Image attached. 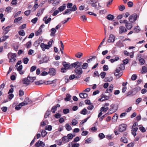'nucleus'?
<instances>
[{
  "instance_id": "nucleus-1",
  "label": "nucleus",
  "mask_w": 147,
  "mask_h": 147,
  "mask_svg": "<svg viewBox=\"0 0 147 147\" xmlns=\"http://www.w3.org/2000/svg\"><path fill=\"white\" fill-rule=\"evenodd\" d=\"M7 56L9 60V63L13 62L15 61L16 56V54L10 53L8 54Z\"/></svg>"
},
{
  "instance_id": "nucleus-2",
  "label": "nucleus",
  "mask_w": 147,
  "mask_h": 147,
  "mask_svg": "<svg viewBox=\"0 0 147 147\" xmlns=\"http://www.w3.org/2000/svg\"><path fill=\"white\" fill-rule=\"evenodd\" d=\"M82 63V62H79L76 61L73 63L71 64L70 65V67L71 68V69L73 67H74L75 69H77L80 67Z\"/></svg>"
},
{
  "instance_id": "nucleus-3",
  "label": "nucleus",
  "mask_w": 147,
  "mask_h": 147,
  "mask_svg": "<svg viewBox=\"0 0 147 147\" xmlns=\"http://www.w3.org/2000/svg\"><path fill=\"white\" fill-rule=\"evenodd\" d=\"M97 2L96 1L93 0H87V2L88 3H91V5L92 7H94L96 9L98 10L99 9L98 7H97V5L96 4Z\"/></svg>"
},
{
  "instance_id": "nucleus-4",
  "label": "nucleus",
  "mask_w": 147,
  "mask_h": 147,
  "mask_svg": "<svg viewBox=\"0 0 147 147\" xmlns=\"http://www.w3.org/2000/svg\"><path fill=\"white\" fill-rule=\"evenodd\" d=\"M137 18V15L136 14H134L129 17V20L130 22L133 23L136 20Z\"/></svg>"
},
{
  "instance_id": "nucleus-5",
  "label": "nucleus",
  "mask_w": 147,
  "mask_h": 147,
  "mask_svg": "<svg viewBox=\"0 0 147 147\" xmlns=\"http://www.w3.org/2000/svg\"><path fill=\"white\" fill-rule=\"evenodd\" d=\"M32 81H32L30 80V77L28 76L27 78H24L22 80V82L24 84L28 85L29 84L30 81Z\"/></svg>"
},
{
  "instance_id": "nucleus-6",
  "label": "nucleus",
  "mask_w": 147,
  "mask_h": 147,
  "mask_svg": "<svg viewBox=\"0 0 147 147\" xmlns=\"http://www.w3.org/2000/svg\"><path fill=\"white\" fill-rule=\"evenodd\" d=\"M126 125L125 124H122L119 126V131L121 132H123L126 129Z\"/></svg>"
},
{
  "instance_id": "nucleus-7",
  "label": "nucleus",
  "mask_w": 147,
  "mask_h": 147,
  "mask_svg": "<svg viewBox=\"0 0 147 147\" xmlns=\"http://www.w3.org/2000/svg\"><path fill=\"white\" fill-rule=\"evenodd\" d=\"M127 31V30L124 26H121L119 28V32L120 34H122L123 32H126Z\"/></svg>"
},
{
  "instance_id": "nucleus-8",
  "label": "nucleus",
  "mask_w": 147,
  "mask_h": 147,
  "mask_svg": "<svg viewBox=\"0 0 147 147\" xmlns=\"http://www.w3.org/2000/svg\"><path fill=\"white\" fill-rule=\"evenodd\" d=\"M30 101V100L28 98H26L23 102L20 103V105H21L22 106L26 105L28 104Z\"/></svg>"
},
{
  "instance_id": "nucleus-9",
  "label": "nucleus",
  "mask_w": 147,
  "mask_h": 147,
  "mask_svg": "<svg viewBox=\"0 0 147 147\" xmlns=\"http://www.w3.org/2000/svg\"><path fill=\"white\" fill-rule=\"evenodd\" d=\"M115 40V37L112 34H111L109 35V39L108 40V42H113Z\"/></svg>"
},
{
  "instance_id": "nucleus-10",
  "label": "nucleus",
  "mask_w": 147,
  "mask_h": 147,
  "mask_svg": "<svg viewBox=\"0 0 147 147\" xmlns=\"http://www.w3.org/2000/svg\"><path fill=\"white\" fill-rule=\"evenodd\" d=\"M40 46L42 50L44 51H45V49H48L49 48V46H48L47 45L43 43L41 44Z\"/></svg>"
},
{
  "instance_id": "nucleus-11",
  "label": "nucleus",
  "mask_w": 147,
  "mask_h": 147,
  "mask_svg": "<svg viewBox=\"0 0 147 147\" xmlns=\"http://www.w3.org/2000/svg\"><path fill=\"white\" fill-rule=\"evenodd\" d=\"M45 145V144L42 141L40 140H39L36 142L35 144V146L36 147H39L41 146H44Z\"/></svg>"
},
{
  "instance_id": "nucleus-12",
  "label": "nucleus",
  "mask_w": 147,
  "mask_h": 147,
  "mask_svg": "<svg viewBox=\"0 0 147 147\" xmlns=\"http://www.w3.org/2000/svg\"><path fill=\"white\" fill-rule=\"evenodd\" d=\"M75 72L76 74L78 75H81L82 74L83 71L82 68L79 67L77 69H75Z\"/></svg>"
},
{
  "instance_id": "nucleus-13",
  "label": "nucleus",
  "mask_w": 147,
  "mask_h": 147,
  "mask_svg": "<svg viewBox=\"0 0 147 147\" xmlns=\"http://www.w3.org/2000/svg\"><path fill=\"white\" fill-rule=\"evenodd\" d=\"M50 17H51V16ZM51 19L50 17L48 18L47 16H46L43 19V20L45 21V22L46 24H48L51 21Z\"/></svg>"
},
{
  "instance_id": "nucleus-14",
  "label": "nucleus",
  "mask_w": 147,
  "mask_h": 147,
  "mask_svg": "<svg viewBox=\"0 0 147 147\" xmlns=\"http://www.w3.org/2000/svg\"><path fill=\"white\" fill-rule=\"evenodd\" d=\"M79 96L81 98H86L88 97V95L86 93H80Z\"/></svg>"
},
{
  "instance_id": "nucleus-15",
  "label": "nucleus",
  "mask_w": 147,
  "mask_h": 147,
  "mask_svg": "<svg viewBox=\"0 0 147 147\" xmlns=\"http://www.w3.org/2000/svg\"><path fill=\"white\" fill-rule=\"evenodd\" d=\"M63 65L65 68L66 69H71V68L70 67V65H69L68 63L66 62H63Z\"/></svg>"
},
{
  "instance_id": "nucleus-16",
  "label": "nucleus",
  "mask_w": 147,
  "mask_h": 147,
  "mask_svg": "<svg viewBox=\"0 0 147 147\" xmlns=\"http://www.w3.org/2000/svg\"><path fill=\"white\" fill-rule=\"evenodd\" d=\"M55 72V70L53 68H50L49 71V74L50 75H54Z\"/></svg>"
},
{
  "instance_id": "nucleus-17",
  "label": "nucleus",
  "mask_w": 147,
  "mask_h": 147,
  "mask_svg": "<svg viewBox=\"0 0 147 147\" xmlns=\"http://www.w3.org/2000/svg\"><path fill=\"white\" fill-rule=\"evenodd\" d=\"M125 26L128 30L131 29L132 27V25L131 24L129 23L128 22L125 24Z\"/></svg>"
},
{
  "instance_id": "nucleus-18",
  "label": "nucleus",
  "mask_w": 147,
  "mask_h": 147,
  "mask_svg": "<svg viewBox=\"0 0 147 147\" xmlns=\"http://www.w3.org/2000/svg\"><path fill=\"white\" fill-rule=\"evenodd\" d=\"M62 141L64 143H67L69 141V139L67 136H65L63 137L62 139Z\"/></svg>"
},
{
  "instance_id": "nucleus-19",
  "label": "nucleus",
  "mask_w": 147,
  "mask_h": 147,
  "mask_svg": "<svg viewBox=\"0 0 147 147\" xmlns=\"http://www.w3.org/2000/svg\"><path fill=\"white\" fill-rule=\"evenodd\" d=\"M65 127L66 129L68 131H70L72 129L71 127L68 123L66 124L65 125Z\"/></svg>"
},
{
  "instance_id": "nucleus-20",
  "label": "nucleus",
  "mask_w": 147,
  "mask_h": 147,
  "mask_svg": "<svg viewBox=\"0 0 147 147\" xmlns=\"http://www.w3.org/2000/svg\"><path fill=\"white\" fill-rule=\"evenodd\" d=\"M147 72V68L145 66H143L142 68L141 73L142 74H144Z\"/></svg>"
},
{
  "instance_id": "nucleus-21",
  "label": "nucleus",
  "mask_w": 147,
  "mask_h": 147,
  "mask_svg": "<svg viewBox=\"0 0 147 147\" xmlns=\"http://www.w3.org/2000/svg\"><path fill=\"white\" fill-rule=\"evenodd\" d=\"M121 70L120 68L118 67H117L115 69V72H114V74L116 76H118L119 75V72L120 70Z\"/></svg>"
},
{
  "instance_id": "nucleus-22",
  "label": "nucleus",
  "mask_w": 147,
  "mask_h": 147,
  "mask_svg": "<svg viewBox=\"0 0 147 147\" xmlns=\"http://www.w3.org/2000/svg\"><path fill=\"white\" fill-rule=\"evenodd\" d=\"M71 96L69 94H67L66 95V97L65 98V101H69L71 100Z\"/></svg>"
},
{
  "instance_id": "nucleus-23",
  "label": "nucleus",
  "mask_w": 147,
  "mask_h": 147,
  "mask_svg": "<svg viewBox=\"0 0 147 147\" xmlns=\"http://www.w3.org/2000/svg\"><path fill=\"white\" fill-rule=\"evenodd\" d=\"M38 4L37 2H35V4L34 6L33 7L32 9V11H34L36 9L38 8Z\"/></svg>"
},
{
  "instance_id": "nucleus-24",
  "label": "nucleus",
  "mask_w": 147,
  "mask_h": 147,
  "mask_svg": "<svg viewBox=\"0 0 147 147\" xmlns=\"http://www.w3.org/2000/svg\"><path fill=\"white\" fill-rule=\"evenodd\" d=\"M114 16L111 14L109 15L107 17V18L110 20H113L114 19Z\"/></svg>"
},
{
  "instance_id": "nucleus-25",
  "label": "nucleus",
  "mask_w": 147,
  "mask_h": 147,
  "mask_svg": "<svg viewBox=\"0 0 147 147\" xmlns=\"http://www.w3.org/2000/svg\"><path fill=\"white\" fill-rule=\"evenodd\" d=\"M102 96V98H103L102 101H104L105 100H107L109 98V96H107L106 95H101Z\"/></svg>"
},
{
  "instance_id": "nucleus-26",
  "label": "nucleus",
  "mask_w": 147,
  "mask_h": 147,
  "mask_svg": "<svg viewBox=\"0 0 147 147\" xmlns=\"http://www.w3.org/2000/svg\"><path fill=\"white\" fill-rule=\"evenodd\" d=\"M88 65L87 63H84L82 66V68L83 69H86L88 67Z\"/></svg>"
},
{
  "instance_id": "nucleus-27",
  "label": "nucleus",
  "mask_w": 147,
  "mask_h": 147,
  "mask_svg": "<svg viewBox=\"0 0 147 147\" xmlns=\"http://www.w3.org/2000/svg\"><path fill=\"white\" fill-rule=\"evenodd\" d=\"M119 59V57H116L115 58L113 59H111L110 60V61L112 63L118 61Z\"/></svg>"
},
{
  "instance_id": "nucleus-28",
  "label": "nucleus",
  "mask_w": 147,
  "mask_h": 147,
  "mask_svg": "<svg viewBox=\"0 0 147 147\" xmlns=\"http://www.w3.org/2000/svg\"><path fill=\"white\" fill-rule=\"evenodd\" d=\"M83 55V54L80 52H78L76 54L75 56L78 58H80Z\"/></svg>"
},
{
  "instance_id": "nucleus-29",
  "label": "nucleus",
  "mask_w": 147,
  "mask_h": 147,
  "mask_svg": "<svg viewBox=\"0 0 147 147\" xmlns=\"http://www.w3.org/2000/svg\"><path fill=\"white\" fill-rule=\"evenodd\" d=\"M56 30H55V28H52L51 29V34L50 35L51 36H53L54 35V34L56 32Z\"/></svg>"
},
{
  "instance_id": "nucleus-30",
  "label": "nucleus",
  "mask_w": 147,
  "mask_h": 147,
  "mask_svg": "<svg viewBox=\"0 0 147 147\" xmlns=\"http://www.w3.org/2000/svg\"><path fill=\"white\" fill-rule=\"evenodd\" d=\"M109 109V108L107 107H102L100 109V111L106 112Z\"/></svg>"
},
{
  "instance_id": "nucleus-31",
  "label": "nucleus",
  "mask_w": 147,
  "mask_h": 147,
  "mask_svg": "<svg viewBox=\"0 0 147 147\" xmlns=\"http://www.w3.org/2000/svg\"><path fill=\"white\" fill-rule=\"evenodd\" d=\"M121 141L125 143H127V139L125 137H122L121 139Z\"/></svg>"
},
{
  "instance_id": "nucleus-32",
  "label": "nucleus",
  "mask_w": 147,
  "mask_h": 147,
  "mask_svg": "<svg viewBox=\"0 0 147 147\" xmlns=\"http://www.w3.org/2000/svg\"><path fill=\"white\" fill-rule=\"evenodd\" d=\"M118 117V115L117 114H115V115L113 117L112 120L113 122H115L117 121V119Z\"/></svg>"
},
{
  "instance_id": "nucleus-33",
  "label": "nucleus",
  "mask_w": 147,
  "mask_h": 147,
  "mask_svg": "<svg viewBox=\"0 0 147 147\" xmlns=\"http://www.w3.org/2000/svg\"><path fill=\"white\" fill-rule=\"evenodd\" d=\"M42 29L39 28V30L35 33V34L36 36H38L41 33Z\"/></svg>"
},
{
  "instance_id": "nucleus-34",
  "label": "nucleus",
  "mask_w": 147,
  "mask_h": 147,
  "mask_svg": "<svg viewBox=\"0 0 147 147\" xmlns=\"http://www.w3.org/2000/svg\"><path fill=\"white\" fill-rule=\"evenodd\" d=\"M52 129V126L51 125H49L46 126L45 128V129L46 130H48L49 131H51Z\"/></svg>"
},
{
  "instance_id": "nucleus-35",
  "label": "nucleus",
  "mask_w": 147,
  "mask_h": 147,
  "mask_svg": "<svg viewBox=\"0 0 147 147\" xmlns=\"http://www.w3.org/2000/svg\"><path fill=\"white\" fill-rule=\"evenodd\" d=\"M71 9H67L63 13L64 15L67 14H70L71 13Z\"/></svg>"
},
{
  "instance_id": "nucleus-36",
  "label": "nucleus",
  "mask_w": 147,
  "mask_h": 147,
  "mask_svg": "<svg viewBox=\"0 0 147 147\" xmlns=\"http://www.w3.org/2000/svg\"><path fill=\"white\" fill-rule=\"evenodd\" d=\"M94 106L92 103L89 105L87 107V109L89 110H92L94 108Z\"/></svg>"
},
{
  "instance_id": "nucleus-37",
  "label": "nucleus",
  "mask_w": 147,
  "mask_h": 147,
  "mask_svg": "<svg viewBox=\"0 0 147 147\" xmlns=\"http://www.w3.org/2000/svg\"><path fill=\"white\" fill-rule=\"evenodd\" d=\"M22 19V18L21 17L16 18L14 21V23H18L19 21L20 20Z\"/></svg>"
},
{
  "instance_id": "nucleus-38",
  "label": "nucleus",
  "mask_w": 147,
  "mask_h": 147,
  "mask_svg": "<svg viewBox=\"0 0 147 147\" xmlns=\"http://www.w3.org/2000/svg\"><path fill=\"white\" fill-rule=\"evenodd\" d=\"M78 123V121L75 119H74L72 120L71 122L72 125L75 126Z\"/></svg>"
},
{
  "instance_id": "nucleus-39",
  "label": "nucleus",
  "mask_w": 147,
  "mask_h": 147,
  "mask_svg": "<svg viewBox=\"0 0 147 147\" xmlns=\"http://www.w3.org/2000/svg\"><path fill=\"white\" fill-rule=\"evenodd\" d=\"M65 6L63 5L60 7L58 9L60 11H61L64 10L65 9Z\"/></svg>"
},
{
  "instance_id": "nucleus-40",
  "label": "nucleus",
  "mask_w": 147,
  "mask_h": 147,
  "mask_svg": "<svg viewBox=\"0 0 147 147\" xmlns=\"http://www.w3.org/2000/svg\"><path fill=\"white\" fill-rule=\"evenodd\" d=\"M75 142H72V144L71 147H78L80 146V144L79 143H74Z\"/></svg>"
},
{
  "instance_id": "nucleus-41",
  "label": "nucleus",
  "mask_w": 147,
  "mask_h": 147,
  "mask_svg": "<svg viewBox=\"0 0 147 147\" xmlns=\"http://www.w3.org/2000/svg\"><path fill=\"white\" fill-rule=\"evenodd\" d=\"M125 9V7L124 5H121L119 6V9L120 11H123Z\"/></svg>"
},
{
  "instance_id": "nucleus-42",
  "label": "nucleus",
  "mask_w": 147,
  "mask_h": 147,
  "mask_svg": "<svg viewBox=\"0 0 147 147\" xmlns=\"http://www.w3.org/2000/svg\"><path fill=\"white\" fill-rule=\"evenodd\" d=\"M19 34L22 36H23L25 35V32L23 30H21L19 31Z\"/></svg>"
},
{
  "instance_id": "nucleus-43",
  "label": "nucleus",
  "mask_w": 147,
  "mask_h": 147,
  "mask_svg": "<svg viewBox=\"0 0 147 147\" xmlns=\"http://www.w3.org/2000/svg\"><path fill=\"white\" fill-rule=\"evenodd\" d=\"M92 139L91 138H90L87 139L85 141V142L86 144L90 143L91 142Z\"/></svg>"
},
{
  "instance_id": "nucleus-44",
  "label": "nucleus",
  "mask_w": 147,
  "mask_h": 147,
  "mask_svg": "<svg viewBox=\"0 0 147 147\" xmlns=\"http://www.w3.org/2000/svg\"><path fill=\"white\" fill-rule=\"evenodd\" d=\"M57 109V107L56 106H54L51 109V111L53 113H55V111Z\"/></svg>"
},
{
  "instance_id": "nucleus-45",
  "label": "nucleus",
  "mask_w": 147,
  "mask_h": 147,
  "mask_svg": "<svg viewBox=\"0 0 147 147\" xmlns=\"http://www.w3.org/2000/svg\"><path fill=\"white\" fill-rule=\"evenodd\" d=\"M29 60V59L27 58H24L23 59V62L25 64H27Z\"/></svg>"
},
{
  "instance_id": "nucleus-46",
  "label": "nucleus",
  "mask_w": 147,
  "mask_h": 147,
  "mask_svg": "<svg viewBox=\"0 0 147 147\" xmlns=\"http://www.w3.org/2000/svg\"><path fill=\"white\" fill-rule=\"evenodd\" d=\"M113 88V84H111L109 87L108 89H109V92H110L111 93L112 92V90Z\"/></svg>"
},
{
  "instance_id": "nucleus-47",
  "label": "nucleus",
  "mask_w": 147,
  "mask_h": 147,
  "mask_svg": "<svg viewBox=\"0 0 147 147\" xmlns=\"http://www.w3.org/2000/svg\"><path fill=\"white\" fill-rule=\"evenodd\" d=\"M35 83L36 85H39L42 84L43 82L42 80H40L35 82Z\"/></svg>"
},
{
  "instance_id": "nucleus-48",
  "label": "nucleus",
  "mask_w": 147,
  "mask_h": 147,
  "mask_svg": "<svg viewBox=\"0 0 147 147\" xmlns=\"http://www.w3.org/2000/svg\"><path fill=\"white\" fill-rule=\"evenodd\" d=\"M137 76L136 74H134L132 76L131 79L132 80H134L137 79Z\"/></svg>"
},
{
  "instance_id": "nucleus-49",
  "label": "nucleus",
  "mask_w": 147,
  "mask_h": 147,
  "mask_svg": "<svg viewBox=\"0 0 147 147\" xmlns=\"http://www.w3.org/2000/svg\"><path fill=\"white\" fill-rule=\"evenodd\" d=\"M139 62L140 63L141 65H143L145 63V61L143 58L140 59L139 60Z\"/></svg>"
},
{
  "instance_id": "nucleus-50",
  "label": "nucleus",
  "mask_w": 147,
  "mask_h": 147,
  "mask_svg": "<svg viewBox=\"0 0 147 147\" xmlns=\"http://www.w3.org/2000/svg\"><path fill=\"white\" fill-rule=\"evenodd\" d=\"M106 73L105 72H102L100 74V76L102 79L104 78L106 75Z\"/></svg>"
},
{
  "instance_id": "nucleus-51",
  "label": "nucleus",
  "mask_w": 147,
  "mask_h": 147,
  "mask_svg": "<svg viewBox=\"0 0 147 147\" xmlns=\"http://www.w3.org/2000/svg\"><path fill=\"white\" fill-rule=\"evenodd\" d=\"M47 132L45 130H44L41 132V135L43 137H44L47 134Z\"/></svg>"
},
{
  "instance_id": "nucleus-52",
  "label": "nucleus",
  "mask_w": 147,
  "mask_h": 147,
  "mask_svg": "<svg viewBox=\"0 0 147 147\" xmlns=\"http://www.w3.org/2000/svg\"><path fill=\"white\" fill-rule=\"evenodd\" d=\"M116 111L115 110H113V109H110L109 111H108V113L109 114H111Z\"/></svg>"
},
{
  "instance_id": "nucleus-53",
  "label": "nucleus",
  "mask_w": 147,
  "mask_h": 147,
  "mask_svg": "<svg viewBox=\"0 0 147 147\" xmlns=\"http://www.w3.org/2000/svg\"><path fill=\"white\" fill-rule=\"evenodd\" d=\"M22 106L21 105H20V103L19 105H17L15 109L17 110H19L21 108Z\"/></svg>"
},
{
  "instance_id": "nucleus-54",
  "label": "nucleus",
  "mask_w": 147,
  "mask_h": 147,
  "mask_svg": "<svg viewBox=\"0 0 147 147\" xmlns=\"http://www.w3.org/2000/svg\"><path fill=\"white\" fill-rule=\"evenodd\" d=\"M31 45V42L30 41H29L27 42L26 44V45L27 48H28L30 47Z\"/></svg>"
},
{
  "instance_id": "nucleus-55",
  "label": "nucleus",
  "mask_w": 147,
  "mask_h": 147,
  "mask_svg": "<svg viewBox=\"0 0 147 147\" xmlns=\"http://www.w3.org/2000/svg\"><path fill=\"white\" fill-rule=\"evenodd\" d=\"M9 37V36H4L2 38H1L2 39L3 41H4L6 40Z\"/></svg>"
},
{
  "instance_id": "nucleus-56",
  "label": "nucleus",
  "mask_w": 147,
  "mask_h": 147,
  "mask_svg": "<svg viewBox=\"0 0 147 147\" xmlns=\"http://www.w3.org/2000/svg\"><path fill=\"white\" fill-rule=\"evenodd\" d=\"M134 145V142H132L127 145V147H133Z\"/></svg>"
},
{
  "instance_id": "nucleus-57",
  "label": "nucleus",
  "mask_w": 147,
  "mask_h": 147,
  "mask_svg": "<svg viewBox=\"0 0 147 147\" xmlns=\"http://www.w3.org/2000/svg\"><path fill=\"white\" fill-rule=\"evenodd\" d=\"M1 109L3 111L5 112L7 110V107H3L1 108Z\"/></svg>"
},
{
  "instance_id": "nucleus-58",
  "label": "nucleus",
  "mask_w": 147,
  "mask_h": 147,
  "mask_svg": "<svg viewBox=\"0 0 147 147\" xmlns=\"http://www.w3.org/2000/svg\"><path fill=\"white\" fill-rule=\"evenodd\" d=\"M69 110L67 109H64L63 110V112L65 114H67V113H69Z\"/></svg>"
},
{
  "instance_id": "nucleus-59",
  "label": "nucleus",
  "mask_w": 147,
  "mask_h": 147,
  "mask_svg": "<svg viewBox=\"0 0 147 147\" xmlns=\"http://www.w3.org/2000/svg\"><path fill=\"white\" fill-rule=\"evenodd\" d=\"M67 137L69 138V140H71L73 138L74 136L72 134H70L67 135Z\"/></svg>"
},
{
  "instance_id": "nucleus-60",
  "label": "nucleus",
  "mask_w": 147,
  "mask_h": 147,
  "mask_svg": "<svg viewBox=\"0 0 147 147\" xmlns=\"http://www.w3.org/2000/svg\"><path fill=\"white\" fill-rule=\"evenodd\" d=\"M50 114V112L48 111H47L46 112V113L45 114V118H46L47 117L49 116V115Z\"/></svg>"
},
{
  "instance_id": "nucleus-61",
  "label": "nucleus",
  "mask_w": 147,
  "mask_h": 147,
  "mask_svg": "<svg viewBox=\"0 0 147 147\" xmlns=\"http://www.w3.org/2000/svg\"><path fill=\"white\" fill-rule=\"evenodd\" d=\"M24 94V91L22 90H20L19 91V95L20 96H23Z\"/></svg>"
},
{
  "instance_id": "nucleus-62",
  "label": "nucleus",
  "mask_w": 147,
  "mask_h": 147,
  "mask_svg": "<svg viewBox=\"0 0 147 147\" xmlns=\"http://www.w3.org/2000/svg\"><path fill=\"white\" fill-rule=\"evenodd\" d=\"M86 112L87 110L86 109L84 108L81 112V113L83 115H85L86 114Z\"/></svg>"
},
{
  "instance_id": "nucleus-63",
  "label": "nucleus",
  "mask_w": 147,
  "mask_h": 147,
  "mask_svg": "<svg viewBox=\"0 0 147 147\" xmlns=\"http://www.w3.org/2000/svg\"><path fill=\"white\" fill-rule=\"evenodd\" d=\"M103 70L104 71H107L108 69V66L107 65H105L103 67Z\"/></svg>"
},
{
  "instance_id": "nucleus-64",
  "label": "nucleus",
  "mask_w": 147,
  "mask_h": 147,
  "mask_svg": "<svg viewBox=\"0 0 147 147\" xmlns=\"http://www.w3.org/2000/svg\"><path fill=\"white\" fill-rule=\"evenodd\" d=\"M127 5L129 7H131L133 6V4L131 1H129L127 3Z\"/></svg>"
}]
</instances>
